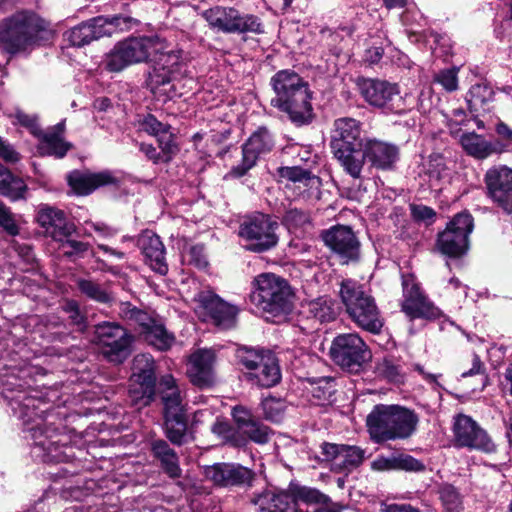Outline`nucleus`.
<instances>
[{
    "label": "nucleus",
    "mask_w": 512,
    "mask_h": 512,
    "mask_svg": "<svg viewBox=\"0 0 512 512\" xmlns=\"http://www.w3.org/2000/svg\"><path fill=\"white\" fill-rule=\"evenodd\" d=\"M44 402L33 395H18L11 399L13 412L24 421L26 438L33 440L32 454L43 462L67 461L66 453L68 436L49 429L44 424L40 414L44 412L41 405Z\"/></svg>",
    "instance_id": "1"
},
{
    "label": "nucleus",
    "mask_w": 512,
    "mask_h": 512,
    "mask_svg": "<svg viewBox=\"0 0 512 512\" xmlns=\"http://www.w3.org/2000/svg\"><path fill=\"white\" fill-rule=\"evenodd\" d=\"M275 97L271 105L287 114L294 124L301 126L313 119L312 93L308 83L295 71L285 69L271 78Z\"/></svg>",
    "instance_id": "2"
},
{
    "label": "nucleus",
    "mask_w": 512,
    "mask_h": 512,
    "mask_svg": "<svg viewBox=\"0 0 512 512\" xmlns=\"http://www.w3.org/2000/svg\"><path fill=\"white\" fill-rule=\"evenodd\" d=\"M50 35L48 23L31 11L16 12L0 22V45L11 54L48 40Z\"/></svg>",
    "instance_id": "3"
},
{
    "label": "nucleus",
    "mask_w": 512,
    "mask_h": 512,
    "mask_svg": "<svg viewBox=\"0 0 512 512\" xmlns=\"http://www.w3.org/2000/svg\"><path fill=\"white\" fill-rule=\"evenodd\" d=\"M366 422L371 439L380 443L409 438L417 429L419 417L403 406L379 404L368 414Z\"/></svg>",
    "instance_id": "4"
},
{
    "label": "nucleus",
    "mask_w": 512,
    "mask_h": 512,
    "mask_svg": "<svg viewBox=\"0 0 512 512\" xmlns=\"http://www.w3.org/2000/svg\"><path fill=\"white\" fill-rule=\"evenodd\" d=\"M339 294L347 314L359 328L373 334L380 332L383 319L375 299L362 284L351 279L343 280Z\"/></svg>",
    "instance_id": "5"
},
{
    "label": "nucleus",
    "mask_w": 512,
    "mask_h": 512,
    "mask_svg": "<svg viewBox=\"0 0 512 512\" xmlns=\"http://www.w3.org/2000/svg\"><path fill=\"white\" fill-rule=\"evenodd\" d=\"M238 362L245 370V377L261 388H271L281 380L277 358L269 351L242 347L237 350Z\"/></svg>",
    "instance_id": "6"
},
{
    "label": "nucleus",
    "mask_w": 512,
    "mask_h": 512,
    "mask_svg": "<svg viewBox=\"0 0 512 512\" xmlns=\"http://www.w3.org/2000/svg\"><path fill=\"white\" fill-rule=\"evenodd\" d=\"M162 47L158 37H132L114 45L104 59L105 68L110 72H120L130 65L143 62L158 53Z\"/></svg>",
    "instance_id": "7"
},
{
    "label": "nucleus",
    "mask_w": 512,
    "mask_h": 512,
    "mask_svg": "<svg viewBox=\"0 0 512 512\" xmlns=\"http://www.w3.org/2000/svg\"><path fill=\"white\" fill-rule=\"evenodd\" d=\"M202 17L209 27L223 33H256L264 32L260 19L251 14H243L234 7L214 6L202 12Z\"/></svg>",
    "instance_id": "8"
},
{
    "label": "nucleus",
    "mask_w": 512,
    "mask_h": 512,
    "mask_svg": "<svg viewBox=\"0 0 512 512\" xmlns=\"http://www.w3.org/2000/svg\"><path fill=\"white\" fill-rule=\"evenodd\" d=\"M255 284L251 300L259 309L279 313L289 308L290 292L284 279L274 274L264 273L255 279Z\"/></svg>",
    "instance_id": "9"
},
{
    "label": "nucleus",
    "mask_w": 512,
    "mask_h": 512,
    "mask_svg": "<svg viewBox=\"0 0 512 512\" xmlns=\"http://www.w3.org/2000/svg\"><path fill=\"white\" fill-rule=\"evenodd\" d=\"M278 223L270 216L256 213L247 216L239 227V236L245 242V248L253 252H263L278 242L276 229Z\"/></svg>",
    "instance_id": "10"
},
{
    "label": "nucleus",
    "mask_w": 512,
    "mask_h": 512,
    "mask_svg": "<svg viewBox=\"0 0 512 512\" xmlns=\"http://www.w3.org/2000/svg\"><path fill=\"white\" fill-rule=\"evenodd\" d=\"M193 309L199 319L212 322L221 329H229L236 324L238 308L210 290H201L194 296Z\"/></svg>",
    "instance_id": "11"
},
{
    "label": "nucleus",
    "mask_w": 512,
    "mask_h": 512,
    "mask_svg": "<svg viewBox=\"0 0 512 512\" xmlns=\"http://www.w3.org/2000/svg\"><path fill=\"white\" fill-rule=\"evenodd\" d=\"M330 356L343 369L357 371L370 360L371 352L358 334L345 333L336 336L332 341Z\"/></svg>",
    "instance_id": "12"
},
{
    "label": "nucleus",
    "mask_w": 512,
    "mask_h": 512,
    "mask_svg": "<svg viewBox=\"0 0 512 512\" xmlns=\"http://www.w3.org/2000/svg\"><path fill=\"white\" fill-rule=\"evenodd\" d=\"M180 59L179 51L159 53L149 74V86L154 94H164L168 98L180 95L175 84L181 69Z\"/></svg>",
    "instance_id": "13"
},
{
    "label": "nucleus",
    "mask_w": 512,
    "mask_h": 512,
    "mask_svg": "<svg viewBox=\"0 0 512 512\" xmlns=\"http://www.w3.org/2000/svg\"><path fill=\"white\" fill-rule=\"evenodd\" d=\"M95 339L101 353L110 362L122 363L130 354L131 335L115 322L95 326Z\"/></svg>",
    "instance_id": "14"
},
{
    "label": "nucleus",
    "mask_w": 512,
    "mask_h": 512,
    "mask_svg": "<svg viewBox=\"0 0 512 512\" xmlns=\"http://www.w3.org/2000/svg\"><path fill=\"white\" fill-rule=\"evenodd\" d=\"M155 367L150 355L139 354L133 359L130 397L135 405L147 406L155 396Z\"/></svg>",
    "instance_id": "15"
},
{
    "label": "nucleus",
    "mask_w": 512,
    "mask_h": 512,
    "mask_svg": "<svg viewBox=\"0 0 512 512\" xmlns=\"http://www.w3.org/2000/svg\"><path fill=\"white\" fill-rule=\"evenodd\" d=\"M473 226V218L469 213L455 215L446 229L438 235L437 247L440 252L450 257L464 254L468 249V237Z\"/></svg>",
    "instance_id": "16"
},
{
    "label": "nucleus",
    "mask_w": 512,
    "mask_h": 512,
    "mask_svg": "<svg viewBox=\"0 0 512 512\" xmlns=\"http://www.w3.org/2000/svg\"><path fill=\"white\" fill-rule=\"evenodd\" d=\"M454 444L484 453H492L496 446L487 432L481 428L470 416L458 414L454 417L453 427Z\"/></svg>",
    "instance_id": "17"
},
{
    "label": "nucleus",
    "mask_w": 512,
    "mask_h": 512,
    "mask_svg": "<svg viewBox=\"0 0 512 512\" xmlns=\"http://www.w3.org/2000/svg\"><path fill=\"white\" fill-rule=\"evenodd\" d=\"M121 313L123 317L139 325V334L149 345L161 351L168 350L173 345L174 336L146 312L125 304Z\"/></svg>",
    "instance_id": "18"
},
{
    "label": "nucleus",
    "mask_w": 512,
    "mask_h": 512,
    "mask_svg": "<svg viewBox=\"0 0 512 512\" xmlns=\"http://www.w3.org/2000/svg\"><path fill=\"white\" fill-rule=\"evenodd\" d=\"M360 124L353 118H340L334 122L331 149L336 160H354L355 152L364 140L359 139Z\"/></svg>",
    "instance_id": "19"
},
{
    "label": "nucleus",
    "mask_w": 512,
    "mask_h": 512,
    "mask_svg": "<svg viewBox=\"0 0 512 512\" xmlns=\"http://www.w3.org/2000/svg\"><path fill=\"white\" fill-rule=\"evenodd\" d=\"M403 302L402 311L410 318H432L438 310L423 295L412 274L402 275Z\"/></svg>",
    "instance_id": "20"
},
{
    "label": "nucleus",
    "mask_w": 512,
    "mask_h": 512,
    "mask_svg": "<svg viewBox=\"0 0 512 512\" xmlns=\"http://www.w3.org/2000/svg\"><path fill=\"white\" fill-rule=\"evenodd\" d=\"M485 183L492 201L506 213H512V168L490 169L485 175Z\"/></svg>",
    "instance_id": "21"
},
{
    "label": "nucleus",
    "mask_w": 512,
    "mask_h": 512,
    "mask_svg": "<svg viewBox=\"0 0 512 512\" xmlns=\"http://www.w3.org/2000/svg\"><path fill=\"white\" fill-rule=\"evenodd\" d=\"M205 476L220 487L251 486L255 473L240 464L216 463L205 468Z\"/></svg>",
    "instance_id": "22"
},
{
    "label": "nucleus",
    "mask_w": 512,
    "mask_h": 512,
    "mask_svg": "<svg viewBox=\"0 0 512 512\" xmlns=\"http://www.w3.org/2000/svg\"><path fill=\"white\" fill-rule=\"evenodd\" d=\"M322 237L325 244L342 259L343 263L358 259L360 243L350 227L334 226L326 230Z\"/></svg>",
    "instance_id": "23"
},
{
    "label": "nucleus",
    "mask_w": 512,
    "mask_h": 512,
    "mask_svg": "<svg viewBox=\"0 0 512 512\" xmlns=\"http://www.w3.org/2000/svg\"><path fill=\"white\" fill-rule=\"evenodd\" d=\"M321 454L324 461L332 463L337 471H352L362 464L365 458V450L358 446L323 443Z\"/></svg>",
    "instance_id": "24"
},
{
    "label": "nucleus",
    "mask_w": 512,
    "mask_h": 512,
    "mask_svg": "<svg viewBox=\"0 0 512 512\" xmlns=\"http://www.w3.org/2000/svg\"><path fill=\"white\" fill-rule=\"evenodd\" d=\"M356 83L362 97L370 105L398 112L390 105L393 98L399 94L396 84L371 78H359Z\"/></svg>",
    "instance_id": "25"
},
{
    "label": "nucleus",
    "mask_w": 512,
    "mask_h": 512,
    "mask_svg": "<svg viewBox=\"0 0 512 512\" xmlns=\"http://www.w3.org/2000/svg\"><path fill=\"white\" fill-rule=\"evenodd\" d=\"M37 222L45 230L46 235L58 242H64L75 231L74 224L66 219L62 210L47 204L39 206Z\"/></svg>",
    "instance_id": "26"
},
{
    "label": "nucleus",
    "mask_w": 512,
    "mask_h": 512,
    "mask_svg": "<svg viewBox=\"0 0 512 512\" xmlns=\"http://www.w3.org/2000/svg\"><path fill=\"white\" fill-rule=\"evenodd\" d=\"M68 185L74 194L86 196L104 186L118 187L120 179L109 171L98 173L72 171L67 175Z\"/></svg>",
    "instance_id": "27"
},
{
    "label": "nucleus",
    "mask_w": 512,
    "mask_h": 512,
    "mask_svg": "<svg viewBox=\"0 0 512 512\" xmlns=\"http://www.w3.org/2000/svg\"><path fill=\"white\" fill-rule=\"evenodd\" d=\"M65 122L61 121L47 130H41L36 136L39 156L65 157L72 144L64 139Z\"/></svg>",
    "instance_id": "28"
},
{
    "label": "nucleus",
    "mask_w": 512,
    "mask_h": 512,
    "mask_svg": "<svg viewBox=\"0 0 512 512\" xmlns=\"http://www.w3.org/2000/svg\"><path fill=\"white\" fill-rule=\"evenodd\" d=\"M251 503L257 507V512H297L290 487L287 490L266 489L256 494Z\"/></svg>",
    "instance_id": "29"
},
{
    "label": "nucleus",
    "mask_w": 512,
    "mask_h": 512,
    "mask_svg": "<svg viewBox=\"0 0 512 512\" xmlns=\"http://www.w3.org/2000/svg\"><path fill=\"white\" fill-rule=\"evenodd\" d=\"M139 129L155 137L159 147L167 156H175L179 151L176 135L169 124L160 122L154 115L147 114L139 120Z\"/></svg>",
    "instance_id": "30"
},
{
    "label": "nucleus",
    "mask_w": 512,
    "mask_h": 512,
    "mask_svg": "<svg viewBox=\"0 0 512 512\" xmlns=\"http://www.w3.org/2000/svg\"><path fill=\"white\" fill-rule=\"evenodd\" d=\"M215 359L211 349H200L190 356L187 373L193 384L206 386L213 381Z\"/></svg>",
    "instance_id": "31"
},
{
    "label": "nucleus",
    "mask_w": 512,
    "mask_h": 512,
    "mask_svg": "<svg viewBox=\"0 0 512 512\" xmlns=\"http://www.w3.org/2000/svg\"><path fill=\"white\" fill-rule=\"evenodd\" d=\"M138 245L151 269L165 275L168 266L165 261V248L159 236L151 231H145L140 235Z\"/></svg>",
    "instance_id": "32"
},
{
    "label": "nucleus",
    "mask_w": 512,
    "mask_h": 512,
    "mask_svg": "<svg viewBox=\"0 0 512 512\" xmlns=\"http://www.w3.org/2000/svg\"><path fill=\"white\" fill-rule=\"evenodd\" d=\"M94 40L110 37L115 33L130 30L135 20L128 16H98L88 20Z\"/></svg>",
    "instance_id": "33"
},
{
    "label": "nucleus",
    "mask_w": 512,
    "mask_h": 512,
    "mask_svg": "<svg viewBox=\"0 0 512 512\" xmlns=\"http://www.w3.org/2000/svg\"><path fill=\"white\" fill-rule=\"evenodd\" d=\"M158 391L164 406V415H180V413H185L182 391L172 375L161 377Z\"/></svg>",
    "instance_id": "34"
},
{
    "label": "nucleus",
    "mask_w": 512,
    "mask_h": 512,
    "mask_svg": "<svg viewBox=\"0 0 512 512\" xmlns=\"http://www.w3.org/2000/svg\"><path fill=\"white\" fill-rule=\"evenodd\" d=\"M398 147L394 144L377 139H365L355 152V159L362 160H392L398 157Z\"/></svg>",
    "instance_id": "35"
},
{
    "label": "nucleus",
    "mask_w": 512,
    "mask_h": 512,
    "mask_svg": "<svg viewBox=\"0 0 512 512\" xmlns=\"http://www.w3.org/2000/svg\"><path fill=\"white\" fill-rule=\"evenodd\" d=\"M153 456L160 462L161 468L171 478H179L182 470L179 465L177 453L162 439L151 444Z\"/></svg>",
    "instance_id": "36"
},
{
    "label": "nucleus",
    "mask_w": 512,
    "mask_h": 512,
    "mask_svg": "<svg viewBox=\"0 0 512 512\" xmlns=\"http://www.w3.org/2000/svg\"><path fill=\"white\" fill-rule=\"evenodd\" d=\"M459 141L467 154L474 158L483 159L503 150L499 143L487 142L482 136L474 132L462 134Z\"/></svg>",
    "instance_id": "37"
},
{
    "label": "nucleus",
    "mask_w": 512,
    "mask_h": 512,
    "mask_svg": "<svg viewBox=\"0 0 512 512\" xmlns=\"http://www.w3.org/2000/svg\"><path fill=\"white\" fill-rule=\"evenodd\" d=\"M271 137L265 128H259L243 145V160H257L271 149Z\"/></svg>",
    "instance_id": "38"
},
{
    "label": "nucleus",
    "mask_w": 512,
    "mask_h": 512,
    "mask_svg": "<svg viewBox=\"0 0 512 512\" xmlns=\"http://www.w3.org/2000/svg\"><path fill=\"white\" fill-rule=\"evenodd\" d=\"M26 185L24 181L14 176L11 171L0 162V193L11 200L24 197Z\"/></svg>",
    "instance_id": "39"
},
{
    "label": "nucleus",
    "mask_w": 512,
    "mask_h": 512,
    "mask_svg": "<svg viewBox=\"0 0 512 512\" xmlns=\"http://www.w3.org/2000/svg\"><path fill=\"white\" fill-rule=\"evenodd\" d=\"M165 416V434L169 441L175 445H182L187 441V421L185 413Z\"/></svg>",
    "instance_id": "40"
},
{
    "label": "nucleus",
    "mask_w": 512,
    "mask_h": 512,
    "mask_svg": "<svg viewBox=\"0 0 512 512\" xmlns=\"http://www.w3.org/2000/svg\"><path fill=\"white\" fill-rule=\"evenodd\" d=\"M289 487L296 502L297 512H305L310 505L326 500V496L316 489L297 485H290Z\"/></svg>",
    "instance_id": "41"
},
{
    "label": "nucleus",
    "mask_w": 512,
    "mask_h": 512,
    "mask_svg": "<svg viewBox=\"0 0 512 512\" xmlns=\"http://www.w3.org/2000/svg\"><path fill=\"white\" fill-rule=\"evenodd\" d=\"M310 315L319 322H330L337 316V306L328 297H319L308 304Z\"/></svg>",
    "instance_id": "42"
},
{
    "label": "nucleus",
    "mask_w": 512,
    "mask_h": 512,
    "mask_svg": "<svg viewBox=\"0 0 512 512\" xmlns=\"http://www.w3.org/2000/svg\"><path fill=\"white\" fill-rule=\"evenodd\" d=\"M438 495L445 512H460L463 509V496L452 484H441Z\"/></svg>",
    "instance_id": "43"
},
{
    "label": "nucleus",
    "mask_w": 512,
    "mask_h": 512,
    "mask_svg": "<svg viewBox=\"0 0 512 512\" xmlns=\"http://www.w3.org/2000/svg\"><path fill=\"white\" fill-rule=\"evenodd\" d=\"M310 393L319 404H325L331 400L335 392L334 379L331 377H321L309 379Z\"/></svg>",
    "instance_id": "44"
},
{
    "label": "nucleus",
    "mask_w": 512,
    "mask_h": 512,
    "mask_svg": "<svg viewBox=\"0 0 512 512\" xmlns=\"http://www.w3.org/2000/svg\"><path fill=\"white\" fill-rule=\"evenodd\" d=\"M77 286L82 294L96 302L109 303L113 299L106 288L90 279H78Z\"/></svg>",
    "instance_id": "45"
},
{
    "label": "nucleus",
    "mask_w": 512,
    "mask_h": 512,
    "mask_svg": "<svg viewBox=\"0 0 512 512\" xmlns=\"http://www.w3.org/2000/svg\"><path fill=\"white\" fill-rule=\"evenodd\" d=\"M58 498L56 494L47 492L44 497L38 500L33 510L27 512H57L59 506L57 505ZM63 512H83L81 506H71L66 508Z\"/></svg>",
    "instance_id": "46"
},
{
    "label": "nucleus",
    "mask_w": 512,
    "mask_h": 512,
    "mask_svg": "<svg viewBox=\"0 0 512 512\" xmlns=\"http://www.w3.org/2000/svg\"><path fill=\"white\" fill-rule=\"evenodd\" d=\"M67 39L73 46L77 47H82L94 41L89 22H83L68 31Z\"/></svg>",
    "instance_id": "47"
},
{
    "label": "nucleus",
    "mask_w": 512,
    "mask_h": 512,
    "mask_svg": "<svg viewBox=\"0 0 512 512\" xmlns=\"http://www.w3.org/2000/svg\"><path fill=\"white\" fill-rule=\"evenodd\" d=\"M279 176L292 182H303L308 185L311 181H318V178L312 175L308 170L300 166L281 167L278 169Z\"/></svg>",
    "instance_id": "48"
},
{
    "label": "nucleus",
    "mask_w": 512,
    "mask_h": 512,
    "mask_svg": "<svg viewBox=\"0 0 512 512\" xmlns=\"http://www.w3.org/2000/svg\"><path fill=\"white\" fill-rule=\"evenodd\" d=\"M309 222L310 216L308 212L298 208H289L283 217V223L290 230L301 228Z\"/></svg>",
    "instance_id": "49"
},
{
    "label": "nucleus",
    "mask_w": 512,
    "mask_h": 512,
    "mask_svg": "<svg viewBox=\"0 0 512 512\" xmlns=\"http://www.w3.org/2000/svg\"><path fill=\"white\" fill-rule=\"evenodd\" d=\"M243 433L258 444L267 443L271 435L269 427L256 420L252 424H249Z\"/></svg>",
    "instance_id": "50"
},
{
    "label": "nucleus",
    "mask_w": 512,
    "mask_h": 512,
    "mask_svg": "<svg viewBox=\"0 0 512 512\" xmlns=\"http://www.w3.org/2000/svg\"><path fill=\"white\" fill-rule=\"evenodd\" d=\"M378 375L384 377L390 382H401L402 374L398 365L389 359H383L376 366Z\"/></svg>",
    "instance_id": "51"
},
{
    "label": "nucleus",
    "mask_w": 512,
    "mask_h": 512,
    "mask_svg": "<svg viewBox=\"0 0 512 512\" xmlns=\"http://www.w3.org/2000/svg\"><path fill=\"white\" fill-rule=\"evenodd\" d=\"M457 74L458 68L456 67L444 69L435 75L434 81L440 84L446 91L452 92L458 88Z\"/></svg>",
    "instance_id": "52"
},
{
    "label": "nucleus",
    "mask_w": 512,
    "mask_h": 512,
    "mask_svg": "<svg viewBox=\"0 0 512 512\" xmlns=\"http://www.w3.org/2000/svg\"><path fill=\"white\" fill-rule=\"evenodd\" d=\"M396 456V470L406 472H422L425 470V465L408 454H395Z\"/></svg>",
    "instance_id": "53"
},
{
    "label": "nucleus",
    "mask_w": 512,
    "mask_h": 512,
    "mask_svg": "<svg viewBox=\"0 0 512 512\" xmlns=\"http://www.w3.org/2000/svg\"><path fill=\"white\" fill-rule=\"evenodd\" d=\"M0 227L9 235L15 236L19 233V227L10 209L0 201Z\"/></svg>",
    "instance_id": "54"
},
{
    "label": "nucleus",
    "mask_w": 512,
    "mask_h": 512,
    "mask_svg": "<svg viewBox=\"0 0 512 512\" xmlns=\"http://www.w3.org/2000/svg\"><path fill=\"white\" fill-rule=\"evenodd\" d=\"M15 119L21 126L27 128L34 137L40 134L42 128L38 123V118L36 115H30L22 111H17L15 113Z\"/></svg>",
    "instance_id": "55"
},
{
    "label": "nucleus",
    "mask_w": 512,
    "mask_h": 512,
    "mask_svg": "<svg viewBox=\"0 0 512 512\" xmlns=\"http://www.w3.org/2000/svg\"><path fill=\"white\" fill-rule=\"evenodd\" d=\"M188 262L199 269L207 266L208 262L202 245L191 246L186 254Z\"/></svg>",
    "instance_id": "56"
},
{
    "label": "nucleus",
    "mask_w": 512,
    "mask_h": 512,
    "mask_svg": "<svg viewBox=\"0 0 512 512\" xmlns=\"http://www.w3.org/2000/svg\"><path fill=\"white\" fill-rule=\"evenodd\" d=\"M410 211L415 220L424 221L426 223H432L436 216V213L432 208L421 204H411Z\"/></svg>",
    "instance_id": "57"
},
{
    "label": "nucleus",
    "mask_w": 512,
    "mask_h": 512,
    "mask_svg": "<svg viewBox=\"0 0 512 512\" xmlns=\"http://www.w3.org/2000/svg\"><path fill=\"white\" fill-rule=\"evenodd\" d=\"M232 416L242 432L245 430V428H247L249 424H252L255 421L250 411L243 406L234 407L232 410Z\"/></svg>",
    "instance_id": "58"
},
{
    "label": "nucleus",
    "mask_w": 512,
    "mask_h": 512,
    "mask_svg": "<svg viewBox=\"0 0 512 512\" xmlns=\"http://www.w3.org/2000/svg\"><path fill=\"white\" fill-rule=\"evenodd\" d=\"M371 469L379 472L396 470L395 454L388 457H377L375 460L372 461Z\"/></svg>",
    "instance_id": "59"
},
{
    "label": "nucleus",
    "mask_w": 512,
    "mask_h": 512,
    "mask_svg": "<svg viewBox=\"0 0 512 512\" xmlns=\"http://www.w3.org/2000/svg\"><path fill=\"white\" fill-rule=\"evenodd\" d=\"M471 364H472L471 368L464 370L461 373V377L467 378V377H471L474 375H479V374L484 373V371H485L484 364L481 361L480 356L478 354H476L475 352L472 354Z\"/></svg>",
    "instance_id": "60"
},
{
    "label": "nucleus",
    "mask_w": 512,
    "mask_h": 512,
    "mask_svg": "<svg viewBox=\"0 0 512 512\" xmlns=\"http://www.w3.org/2000/svg\"><path fill=\"white\" fill-rule=\"evenodd\" d=\"M446 288L450 292H454L455 296L458 298L467 297V287L465 285H462V283L457 278H450Z\"/></svg>",
    "instance_id": "61"
},
{
    "label": "nucleus",
    "mask_w": 512,
    "mask_h": 512,
    "mask_svg": "<svg viewBox=\"0 0 512 512\" xmlns=\"http://www.w3.org/2000/svg\"><path fill=\"white\" fill-rule=\"evenodd\" d=\"M85 224L87 227H90L97 232L101 237H112L115 234V231L104 223L87 221Z\"/></svg>",
    "instance_id": "62"
},
{
    "label": "nucleus",
    "mask_w": 512,
    "mask_h": 512,
    "mask_svg": "<svg viewBox=\"0 0 512 512\" xmlns=\"http://www.w3.org/2000/svg\"><path fill=\"white\" fill-rule=\"evenodd\" d=\"M14 147L0 137V158L2 160H17Z\"/></svg>",
    "instance_id": "63"
},
{
    "label": "nucleus",
    "mask_w": 512,
    "mask_h": 512,
    "mask_svg": "<svg viewBox=\"0 0 512 512\" xmlns=\"http://www.w3.org/2000/svg\"><path fill=\"white\" fill-rule=\"evenodd\" d=\"M384 50L382 47H371L365 52V61L369 64H377L383 57Z\"/></svg>",
    "instance_id": "64"
}]
</instances>
